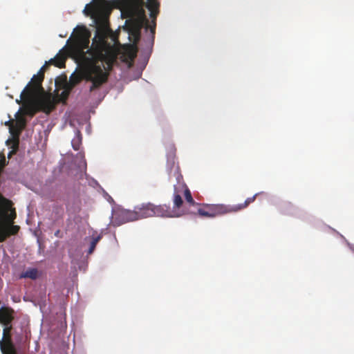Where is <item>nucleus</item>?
Returning a JSON list of instances; mask_svg holds the SVG:
<instances>
[{
	"instance_id": "20e7f679",
	"label": "nucleus",
	"mask_w": 354,
	"mask_h": 354,
	"mask_svg": "<svg viewBox=\"0 0 354 354\" xmlns=\"http://www.w3.org/2000/svg\"><path fill=\"white\" fill-rule=\"evenodd\" d=\"M125 2L127 6L132 12H140L145 16V11L142 8L144 0H125ZM146 7L150 11V17L153 19V25L150 28L153 36L156 29L155 20L159 13L160 3L158 0H147Z\"/></svg>"
},
{
	"instance_id": "4468645a",
	"label": "nucleus",
	"mask_w": 354,
	"mask_h": 354,
	"mask_svg": "<svg viewBox=\"0 0 354 354\" xmlns=\"http://www.w3.org/2000/svg\"><path fill=\"white\" fill-rule=\"evenodd\" d=\"M257 194L254 196L248 198L243 203L237 205H230L231 212H237L245 208H246L250 203H253L256 199Z\"/></svg>"
},
{
	"instance_id": "a211bd4d",
	"label": "nucleus",
	"mask_w": 354,
	"mask_h": 354,
	"mask_svg": "<svg viewBox=\"0 0 354 354\" xmlns=\"http://www.w3.org/2000/svg\"><path fill=\"white\" fill-rule=\"evenodd\" d=\"M81 142H82V134L80 131H77V133H76V136L71 141L73 148L75 151L79 150Z\"/></svg>"
},
{
	"instance_id": "1a4fd4ad",
	"label": "nucleus",
	"mask_w": 354,
	"mask_h": 354,
	"mask_svg": "<svg viewBox=\"0 0 354 354\" xmlns=\"http://www.w3.org/2000/svg\"><path fill=\"white\" fill-rule=\"evenodd\" d=\"M133 210L117 208L113 212V221L120 225L127 222L136 221Z\"/></svg>"
},
{
	"instance_id": "f3484780",
	"label": "nucleus",
	"mask_w": 354,
	"mask_h": 354,
	"mask_svg": "<svg viewBox=\"0 0 354 354\" xmlns=\"http://www.w3.org/2000/svg\"><path fill=\"white\" fill-rule=\"evenodd\" d=\"M26 122L25 121L22 120L19 122L16 127H14L12 125L10 127V131L13 136H19L20 133L23 131V129L25 128Z\"/></svg>"
},
{
	"instance_id": "9b49d317",
	"label": "nucleus",
	"mask_w": 354,
	"mask_h": 354,
	"mask_svg": "<svg viewBox=\"0 0 354 354\" xmlns=\"http://www.w3.org/2000/svg\"><path fill=\"white\" fill-rule=\"evenodd\" d=\"M75 62L77 63L78 66L81 68L82 73H75L71 75V77L69 78V82L68 83L67 82L66 83L68 85L70 88H73L77 84H79L83 79H84L87 82H89V80H87L86 78L85 77V74H84V72L82 65L79 63V62H77L76 60H75ZM90 82L91 83V85H92V82L91 81H90ZM91 86H90V87Z\"/></svg>"
},
{
	"instance_id": "ddd939ff",
	"label": "nucleus",
	"mask_w": 354,
	"mask_h": 354,
	"mask_svg": "<svg viewBox=\"0 0 354 354\" xmlns=\"http://www.w3.org/2000/svg\"><path fill=\"white\" fill-rule=\"evenodd\" d=\"M180 189L179 187H176V185H174V209L180 210V208L183 207V198L180 195L181 194Z\"/></svg>"
},
{
	"instance_id": "6e6552de",
	"label": "nucleus",
	"mask_w": 354,
	"mask_h": 354,
	"mask_svg": "<svg viewBox=\"0 0 354 354\" xmlns=\"http://www.w3.org/2000/svg\"><path fill=\"white\" fill-rule=\"evenodd\" d=\"M197 212L200 216L209 218L232 213L230 205L224 204H207L198 208Z\"/></svg>"
},
{
	"instance_id": "393cba45",
	"label": "nucleus",
	"mask_w": 354,
	"mask_h": 354,
	"mask_svg": "<svg viewBox=\"0 0 354 354\" xmlns=\"http://www.w3.org/2000/svg\"><path fill=\"white\" fill-rule=\"evenodd\" d=\"M135 57H136V54H134V55H132V58H133H133H135Z\"/></svg>"
},
{
	"instance_id": "0eeeda50",
	"label": "nucleus",
	"mask_w": 354,
	"mask_h": 354,
	"mask_svg": "<svg viewBox=\"0 0 354 354\" xmlns=\"http://www.w3.org/2000/svg\"><path fill=\"white\" fill-rule=\"evenodd\" d=\"M176 147L173 145H170L167 147V165L169 171V175L173 176L176 178V180L178 184L176 187H180V185L183 183V176L180 173V167L178 165H175L176 159Z\"/></svg>"
},
{
	"instance_id": "6ab92c4d",
	"label": "nucleus",
	"mask_w": 354,
	"mask_h": 354,
	"mask_svg": "<svg viewBox=\"0 0 354 354\" xmlns=\"http://www.w3.org/2000/svg\"><path fill=\"white\" fill-rule=\"evenodd\" d=\"M295 210V207L291 203H286L281 207V212L284 214L292 215Z\"/></svg>"
},
{
	"instance_id": "f257e3e1",
	"label": "nucleus",
	"mask_w": 354,
	"mask_h": 354,
	"mask_svg": "<svg viewBox=\"0 0 354 354\" xmlns=\"http://www.w3.org/2000/svg\"><path fill=\"white\" fill-rule=\"evenodd\" d=\"M109 30L106 17L101 19L89 48V37L86 32L78 36L68 46L72 58L82 65L85 77L92 82L89 92L99 89L108 80L109 71L115 61V56L108 45L106 37Z\"/></svg>"
},
{
	"instance_id": "4be33fe9",
	"label": "nucleus",
	"mask_w": 354,
	"mask_h": 354,
	"mask_svg": "<svg viewBox=\"0 0 354 354\" xmlns=\"http://www.w3.org/2000/svg\"><path fill=\"white\" fill-rule=\"evenodd\" d=\"M1 352L3 354H17L10 343H7L5 346H1Z\"/></svg>"
},
{
	"instance_id": "9d476101",
	"label": "nucleus",
	"mask_w": 354,
	"mask_h": 354,
	"mask_svg": "<svg viewBox=\"0 0 354 354\" xmlns=\"http://www.w3.org/2000/svg\"><path fill=\"white\" fill-rule=\"evenodd\" d=\"M72 57L68 52V47L65 52L59 51V53L53 59H50L48 64H53L55 66L62 68L65 67V62L67 56Z\"/></svg>"
},
{
	"instance_id": "5701e85b",
	"label": "nucleus",
	"mask_w": 354,
	"mask_h": 354,
	"mask_svg": "<svg viewBox=\"0 0 354 354\" xmlns=\"http://www.w3.org/2000/svg\"><path fill=\"white\" fill-rule=\"evenodd\" d=\"M59 233H60V231H59V230H57V231L55 232V236H59Z\"/></svg>"
},
{
	"instance_id": "7ed1b4c3",
	"label": "nucleus",
	"mask_w": 354,
	"mask_h": 354,
	"mask_svg": "<svg viewBox=\"0 0 354 354\" xmlns=\"http://www.w3.org/2000/svg\"><path fill=\"white\" fill-rule=\"evenodd\" d=\"M16 102L19 104L23 102L32 115L40 111L49 114L55 109V102L50 94L35 96L30 102L27 101L26 97L22 99L21 94L20 100H17Z\"/></svg>"
},
{
	"instance_id": "412c9836",
	"label": "nucleus",
	"mask_w": 354,
	"mask_h": 354,
	"mask_svg": "<svg viewBox=\"0 0 354 354\" xmlns=\"http://www.w3.org/2000/svg\"><path fill=\"white\" fill-rule=\"evenodd\" d=\"M102 239V235H97V236L95 237H93L92 239V241L91 242V244H90V248L88 249V253L89 254H92L93 252V251L95 250V247L97 244V243L100 241V240Z\"/></svg>"
},
{
	"instance_id": "b1692460",
	"label": "nucleus",
	"mask_w": 354,
	"mask_h": 354,
	"mask_svg": "<svg viewBox=\"0 0 354 354\" xmlns=\"http://www.w3.org/2000/svg\"><path fill=\"white\" fill-rule=\"evenodd\" d=\"M11 123H12V122H11L10 121H8L7 122H6V125H8V124H11Z\"/></svg>"
},
{
	"instance_id": "dca6fc26",
	"label": "nucleus",
	"mask_w": 354,
	"mask_h": 354,
	"mask_svg": "<svg viewBox=\"0 0 354 354\" xmlns=\"http://www.w3.org/2000/svg\"><path fill=\"white\" fill-rule=\"evenodd\" d=\"M38 277V271L36 268H29L25 272H23L20 275V279L28 278L31 279H36Z\"/></svg>"
},
{
	"instance_id": "39448f33",
	"label": "nucleus",
	"mask_w": 354,
	"mask_h": 354,
	"mask_svg": "<svg viewBox=\"0 0 354 354\" xmlns=\"http://www.w3.org/2000/svg\"><path fill=\"white\" fill-rule=\"evenodd\" d=\"M47 64L43 66L37 75H34L30 82L26 85L21 92L22 99L26 97V100L30 102L32 97L39 95L44 92L41 83L44 78V71L47 67Z\"/></svg>"
},
{
	"instance_id": "2eb2a0df",
	"label": "nucleus",
	"mask_w": 354,
	"mask_h": 354,
	"mask_svg": "<svg viewBox=\"0 0 354 354\" xmlns=\"http://www.w3.org/2000/svg\"><path fill=\"white\" fill-rule=\"evenodd\" d=\"M12 328L11 324L9 326H6V328L3 329V339L0 342V348L1 349L2 346H5L7 343H10L12 346V348H14L15 352H17L16 348L12 342L11 337L10 335V331Z\"/></svg>"
},
{
	"instance_id": "f03ea898",
	"label": "nucleus",
	"mask_w": 354,
	"mask_h": 354,
	"mask_svg": "<svg viewBox=\"0 0 354 354\" xmlns=\"http://www.w3.org/2000/svg\"><path fill=\"white\" fill-rule=\"evenodd\" d=\"M185 213L182 211L181 213H176V210H172L169 205H156L151 203H143L134 207L133 214L136 221L146 218L152 216L161 217H174L180 216Z\"/></svg>"
},
{
	"instance_id": "aec40b11",
	"label": "nucleus",
	"mask_w": 354,
	"mask_h": 354,
	"mask_svg": "<svg viewBox=\"0 0 354 354\" xmlns=\"http://www.w3.org/2000/svg\"><path fill=\"white\" fill-rule=\"evenodd\" d=\"M72 89L73 88H70L67 84H64L63 86V91L59 95L60 100L62 102H66Z\"/></svg>"
},
{
	"instance_id": "423d86ee",
	"label": "nucleus",
	"mask_w": 354,
	"mask_h": 354,
	"mask_svg": "<svg viewBox=\"0 0 354 354\" xmlns=\"http://www.w3.org/2000/svg\"><path fill=\"white\" fill-rule=\"evenodd\" d=\"M8 219H0V242L4 241L11 235H15L19 230V226L12 225L14 219L16 218L15 209H12V203L9 201V207L8 208Z\"/></svg>"
},
{
	"instance_id": "f8f14e48",
	"label": "nucleus",
	"mask_w": 354,
	"mask_h": 354,
	"mask_svg": "<svg viewBox=\"0 0 354 354\" xmlns=\"http://www.w3.org/2000/svg\"><path fill=\"white\" fill-rule=\"evenodd\" d=\"M179 188L180 189L181 192L184 194L186 205H188L189 207L199 205V204L196 203L194 200L191 192L185 183L180 185Z\"/></svg>"
}]
</instances>
